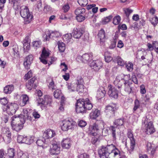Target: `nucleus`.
Returning <instances> with one entry per match:
<instances>
[{"label": "nucleus", "mask_w": 158, "mask_h": 158, "mask_svg": "<svg viewBox=\"0 0 158 158\" xmlns=\"http://www.w3.org/2000/svg\"><path fill=\"white\" fill-rule=\"evenodd\" d=\"M98 154L100 158H110V155L114 157L118 155L119 150L113 144L107 145L106 147H102L98 150Z\"/></svg>", "instance_id": "obj_1"}, {"label": "nucleus", "mask_w": 158, "mask_h": 158, "mask_svg": "<svg viewBox=\"0 0 158 158\" xmlns=\"http://www.w3.org/2000/svg\"><path fill=\"white\" fill-rule=\"evenodd\" d=\"M93 107V105L88 98L80 99L78 100L76 104V111L77 113H84L87 110H90Z\"/></svg>", "instance_id": "obj_2"}, {"label": "nucleus", "mask_w": 158, "mask_h": 158, "mask_svg": "<svg viewBox=\"0 0 158 158\" xmlns=\"http://www.w3.org/2000/svg\"><path fill=\"white\" fill-rule=\"evenodd\" d=\"M11 125L13 130L16 131H19L23 127V124L25 120L19 116H14L11 118Z\"/></svg>", "instance_id": "obj_3"}, {"label": "nucleus", "mask_w": 158, "mask_h": 158, "mask_svg": "<svg viewBox=\"0 0 158 158\" xmlns=\"http://www.w3.org/2000/svg\"><path fill=\"white\" fill-rule=\"evenodd\" d=\"M105 124V123L102 120L93 124L92 125L89 126L88 130V133L94 136H96L99 131L104 127Z\"/></svg>", "instance_id": "obj_4"}, {"label": "nucleus", "mask_w": 158, "mask_h": 158, "mask_svg": "<svg viewBox=\"0 0 158 158\" xmlns=\"http://www.w3.org/2000/svg\"><path fill=\"white\" fill-rule=\"evenodd\" d=\"M20 14L21 16L24 19L26 23H29L33 18L32 15L29 12L28 8L25 6H22L21 8Z\"/></svg>", "instance_id": "obj_5"}, {"label": "nucleus", "mask_w": 158, "mask_h": 158, "mask_svg": "<svg viewBox=\"0 0 158 158\" xmlns=\"http://www.w3.org/2000/svg\"><path fill=\"white\" fill-rule=\"evenodd\" d=\"M147 118H144L143 120V124L145 125L144 130L145 132L148 134H151L155 131V129L151 121H148Z\"/></svg>", "instance_id": "obj_6"}, {"label": "nucleus", "mask_w": 158, "mask_h": 158, "mask_svg": "<svg viewBox=\"0 0 158 158\" xmlns=\"http://www.w3.org/2000/svg\"><path fill=\"white\" fill-rule=\"evenodd\" d=\"M18 108V105L16 103H11L5 106L3 110L4 111H6L8 114L12 115L15 114Z\"/></svg>", "instance_id": "obj_7"}, {"label": "nucleus", "mask_w": 158, "mask_h": 158, "mask_svg": "<svg viewBox=\"0 0 158 158\" xmlns=\"http://www.w3.org/2000/svg\"><path fill=\"white\" fill-rule=\"evenodd\" d=\"M76 123L71 118L66 119L63 121V124L61 129L64 131H67L69 130L73 129L76 126Z\"/></svg>", "instance_id": "obj_8"}, {"label": "nucleus", "mask_w": 158, "mask_h": 158, "mask_svg": "<svg viewBox=\"0 0 158 158\" xmlns=\"http://www.w3.org/2000/svg\"><path fill=\"white\" fill-rule=\"evenodd\" d=\"M108 94L112 98H117L118 96V91L115 87L111 85H109L108 87Z\"/></svg>", "instance_id": "obj_9"}, {"label": "nucleus", "mask_w": 158, "mask_h": 158, "mask_svg": "<svg viewBox=\"0 0 158 158\" xmlns=\"http://www.w3.org/2000/svg\"><path fill=\"white\" fill-rule=\"evenodd\" d=\"M45 40L46 41L49 40L51 37H58L61 36V34L59 32L57 31H52L50 32L48 31L46 32Z\"/></svg>", "instance_id": "obj_10"}, {"label": "nucleus", "mask_w": 158, "mask_h": 158, "mask_svg": "<svg viewBox=\"0 0 158 158\" xmlns=\"http://www.w3.org/2000/svg\"><path fill=\"white\" fill-rule=\"evenodd\" d=\"M84 32V30L81 28H74L72 32L73 37L76 39L80 38Z\"/></svg>", "instance_id": "obj_11"}, {"label": "nucleus", "mask_w": 158, "mask_h": 158, "mask_svg": "<svg viewBox=\"0 0 158 158\" xmlns=\"http://www.w3.org/2000/svg\"><path fill=\"white\" fill-rule=\"evenodd\" d=\"M102 65L103 64L102 62L100 60H97L92 61L90 64V66L95 71H97L101 68Z\"/></svg>", "instance_id": "obj_12"}, {"label": "nucleus", "mask_w": 158, "mask_h": 158, "mask_svg": "<svg viewBox=\"0 0 158 158\" xmlns=\"http://www.w3.org/2000/svg\"><path fill=\"white\" fill-rule=\"evenodd\" d=\"M127 135L128 137L130 140V149L131 150V151H132L134 149L135 142V140L133 135L132 132L131 130H128Z\"/></svg>", "instance_id": "obj_13"}, {"label": "nucleus", "mask_w": 158, "mask_h": 158, "mask_svg": "<svg viewBox=\"0 0 158 158\" xmlns=\"http://www.w3.org/2000/svg\"><path fill=\"white\" fill-rule=\"evenodd\" d=\"M52 147L50 149V153L51 155H58L60 153V148L57 143H52Z\"/></svg>", "instance_id": "obj_14"}, {"label": "nucleus", "mask_w": 158, "mask_h": 158, "mask_svg": "<svg viewBox=\"0 0 158 158\" xmlns=\"http://www.w3.org/2000/svg\"><path fill=\"white\" fill-rule=\"evenodd\" d=\"M76 19L79 22H81L84 21L85 19H89L91 18L93 15L91 12H89L83 15H76Z\"/></svg>", "instance_id": "obj_15"}, {"label": "nucleus", "mask_w": 158, "mask_h": 158, "mask_svg": "<svg viewBox=\"0 0 158 158\" xmlns=\"http://www.w3.org/2000/svg\"><path fill=\"white\" fill-rule=\"evenodd\" d=\"M109 130L111 132L113 140H115L116 139V135H119L118 128L113 126H110L109 127Z\"/></svg>", "instance_id": "obj_16"}, {"label": "nucleus", "mask_w": 158, "mask_h": 158, "mask_svg": "<svg viewBox=\"0 0 158 158\" xmlns=\"http://www.w3.org/2000/svg\"><path fill=\"white\" fill-rule=\"evenodd\" d=\"M116 109V105L115 104L111 103L106 107L105 112L108 113L110 112L112 115L114 114V111Z\"/></svg>", "instance_id": "obj_17"}, {"label": "nucleus", "mask_w": 158, "mask_h": 158, "mask_svg": "<svg viewBox=\"0 0 158 158\" xmlns=\"http://www.w3.org/2000/svg\"><path fill=\"white\" fill-rule=\"evenodd\" d=\"M33 58L32 55H29L26 57L23 64L27 69L30 68V64L33 60Z\"/></svg>", "instance_id": "obj_18"}, {"label": "nucleus", "mask_w": 158, "mask_h": 158, "mask_svg": "<svg viewBox=\"0 0 158 158\" xmlns=\"http://www.w3.org/2000/svg\"><path fill=\"white\" fill-rule=\"evenodd\" d=\"M33 58L32 55H29L26 57L23 64L27 69L30 68V64L33 60Z\"/></svg>", "instance_id": "obj_19"}, {"label": "nucleus", "mask_w": 158, "mask_h": 158, "mask_svg": "<svg viewBox=\"0 0 158 158\" xmlns=\"http://www.w3.org/2000/svg\"><path fill=\"white\" fill-rule=\"evenodd\" d=\"M35 80L36 78L33 77L28 81L27 83L26 84V86L27 89L31 90L33 88H36L37 85L35 83L34 84Z\"/></svg>", "instance_id": "obj_20"}, {"label": "nucleus", "mask_w": 158, "mask_h": 158, "mask_svg": "<svg viewBox=\"0 0 158 158\" xmlns=\"http://www.w3.org/2000/svg\"><path fill=\"white\" fill-rule=\"evenodd\" d=\"M54 131L50 129H48L44 131L43 134V137L45 139L51 138L55 135Z\"/></svg>", "instance_id": "obj_21"}, {"label": "nucleus", "mask_w": 158, "mask_h": 158, "mask_svg": "<svg viewBox=\"0 0 158 158\" xmlns=\"http://www.w3.org/2000/svg\"><path fill=\"white\" fill-rule=\"evenodd\" d=\"M100 114V110L97 109H93L90 113L89 116L90 118L92 119H95L98 117Z\"/></svg>", "instance_id": "obj_22"}, {"label": "nucleus", "mask_w": 158, "mask_h": 158, "mask_svg": "<svg viewBox=\"0 0 158 158\" xmlns=\"http://www.w3.org/2000/svg\"><path fill=\"white\" fill-rule=\"evenodd\" d=\"M71 140L69 139H64L62 142L61 145L63 148L69 149L71 147Z\"/></svg>", "instance_id": "obj_23"}, {"label": "nucleus", "mask_w": 158, "mask_h": 158, "mask_svg": "<svg viewBox=\"0 0 158 158\" xmlns=\"http://www.w3.org/2000/svg\"><path fill=\"white\" fill-rule=\"evenodd\" d=\"M83 60L82 61L84 62H89L93 59L92 53H85L82 56Z\"/></svg>", "instance_id": "obj_24"}, {"label": "nucleus", "mask_w": 158, "mask_h": 158, "mask_svg": "<svg viewBox=\"0 0 158 158\" xmlns=\"http://www.w3.org/2000/svg\"><path fill=\"white\" fill-rule=\"evenodd\" d=\"M140 100V102L138 99L135 100L134 102V106L133 109L134 111H136L139 108L142 104H145L144 102H143L142 100Z\"/></svg>", "instance_id": "obj_25"}, {"label": "nucleus", "mask_w": 158, "mask_h": 158, "mask_svg": "<svg viewBox=\"0 0 158 158\" xmlns=\"http://www.w3.org/2000/svg\"><path fill=\"white\" fill-rule=\"evenodd\" d=\"M9 3L11 4L15 9H18L19 7V0H9Z\"/></svg>", "instance_id": "obj_26"}, {"label": "nucleus", "mask_w": 158, "mask_h": 158, "mask_svg": "<svg viewBox=\"0 0 158 158\" xmlns=\"http://www.w3.org/2000/svg\"><path fill=\"white\" fill-rule=\"evenodd\" d=\"M34 137L33 136H26L23 139L24 143L30 144L33 142Z\"/></svg>", "instance_id": "obj_27"}, {"label": "nucleus", "mask_w": 158, "mask_h": 158, "mask_svg": "<svg viewBox=\"0 0 158 158\" xmlns=\"http://www.w3.org/2000/svg\"><path fill=\"white\" fill-rule=\"evenodd\" d=\"M14 89V86L12 85L6 86L4 88V92L6 94H10Z\"/></svg>", "instance_id": "obj_28"}, {"label": "nucleus", "mask_w": 158, "mask_h": 158, "mask_svg": "<svg viewBox=\"0 0 158 158\" xmlns=\"http://www.w3.org/2000/svg\"><path fill=\"white\" fill-rule=\"evenodd\" d=\"M38 106H40L42 109H44L46 107L44 99L40 98H38L37 99Z\"/></svg>", "instance_id": "obj_29"}, {"label": "nucleus", "mask_w": 158, "mask_h": 158, "mask_svg": "<svg viewBox=\"0 0 158 158\" xmlns=\"http://www.w3.org/2000/svg\"><path fill=\"white\" fill-rule=\"evenodd\" d=\"M147 149L148 151H151V153L153 155L155 153V148L154 144L150 143H148L147 145Z\"/></svg>", "instance_id": "obj_30"}, {"label": "nucleus", "mask_w": 158, "mask_h": 158, "mask_svg": "<svg viewBox=\"0 0 158 158\" xmlns=\"http://www.w3.org/2000/svg\"><path fill=\"white\" fill-rule=\"evenodd\" d=\"M98 36L100 38L101 42H103L105 38V32L103 29H101L99 31Z\"/></svg>", "instance_id": "obj_31"}, {"label": "nucleus", "mask_w": 158, "mask_h": 158, "mask_svg": "<svg viewBox=\"0 0 158 158\" xmlns=\"http://www.w3.org/2000/svg\"><path fill=\"white\" fill-rule=\"evenodd\" d=\"M15 150L13 148L8 149L7 153H6L7 158H13L15 156Z\"/></svg>", "instance_id": "obj_32"}, {"label": "nucleus", "mask_w": 158, "mask_h": 158, "mask_svg": "<svg viewBox=\"0 0 158 158\" xmlns=\"http://www.w3.org/2000/svg\"><path fill=\"white\" fill-rule=\"evenodd\" d=\"M59 51L60 52H63L65 49V44L63 42L59 41L57 42Z\"/></svg>", "instance_id": "obj_33"}, {"label": "nucleus", "mask_w": 158, "mask_h": 158, "mask_svg": "<svg viewBox=\"0 0 158 158\" xmlns=\"http://www.w3.org/2000/svg\"><path fill=\"white\" fill-rule=\"evenodd\" d=\"M124 90L128 94L131 93L132 90V87L131 86V83H124Z\"/></svg>", "instance_id": "obj_34"}, {"label": "nucleus", "mask_w": 158, "mask_h": 158, "mask_svg": "<svg viewBox=\"0 0 158 158\" xmlns=\"http://www.w3.org/2000/svg\"><path fill=\"white\" fill-rule=\"evenodd\" d=\"M121 81L120 80L119 77H117L114 81V84L118 89H120L123 85V82Z\"/></svg>", "instance_id": "obj_35"}, {"label": "nucleus", "mask_w": 158, "mask_h": 158, "mask_svg": "<svg viewBox=\"0 0 158 158\" xmlns=\"http://www.w3.org/2000/svg\"><path fill=\"white\" fill-rule=\"evenodd\" d=\"M106 93V92L104 90H99L97 92L96 97L98 99H101L104 97Z\"/></svg>", "instance_id": "obj_36"}, {"label": "nucleus", "mask_w": 158, "mask_h": 158, "mask_svg": "<svg viewBox=\"0 0 158 158\" xmlns=\"http://www.w3.org/2000/svg\"><path fill=\"white\" fill-rule=\"evenodd\" d=\"M85 9L83 8H79L75 10V14L76 15H85Z\"/></svg>", "instance_id": "obj_37"}, {"label": "nucleus", "mask_w": 158, "mask_h": 158, "mask_svg": "<svg viewBox=\"0 0 158 158\" xmlns=\"http://www.w3.org/2000/svg\"><path fill=\"white\" fill-rule=\"evenodd\" d=\"M124 122V118H122L116 120L114 122V124L116 126H122Z\"/></svg>", "instance_id": "obj_38"}, {"label": "nucleus", "mask_w": 158, "mask_h": 158, "mask_svg": "<svg viewBox=\"0 0 158 158\" xmlns=\"http://www.w3.org/2000/svg\"><path fill=\"white\" fill-rule=\"evenodd\" d=\"M77 84L72 83L69 84L68 88L69 92L74 91L76 90Z\"/></svg>", "instance_id": "obj_39"}, {"label": "nucleus", "mask_w": 158, "mask_h": 158, "mask_svg": "<svg viewBox=\"0 0 158 158\" xmlns=\"http://www.w3.org/2000/svg\"><path fill=\"white\" fill-rule=\"evenodd\" d=\"M72 37L71 34H66L63 36L64 41L67 43H69Z\"/></svg>", "instance_id": "obj_40"}, {"label": "nucleus", "mask_w": 158, "mask_h": 158, "mask_svg": "<svg viewBox=\"0 0 158 158\" xmlns=\"http://www.w3.org/2000/svg\"><path fill=\"white\" fill-rule=\"evenodd\" d=\"M44 99L46 106L48 104H50L52 101L51 97L48 95H45Z\"/></svg>", "instance_id": "obj_41"}, {"label": "nucleus", "mask_w": 158, "mask_h": 158, "mask_svg": "<svg viewBox=\"0 0 158 158\" xmlns=\"http://www.w3.org/2000/svg\"><path fill=\"white\" fill-rule=\"evenodd\" d=\"M21 97L22 98V102L23 106L29 103V98L27 95H22Z\"/></svg>", "instance_id": "obj_42"}, {"label": "nucleus", "mask_w": 158, "mask_h": 158, "mask_svg": "<svg viewBox=\"0 0 158 158\" xmlns=\"http://www.w3.org/2000/svg\"><path fill=\"white\" fill-rule=\"evenodd\" d=\"M18 155L19 158H28L29 155L27 152H19L18 153Z\"/></svg>", "instance_id": "obj_43"}, {"label": "nucleus", "mask_w": 158, "mask_h": 158, "mask_svg": "<svg viewBox=\"0 0 158 158\" xmlns=\"http://www.w3.org/2000/svg\"><path fill=\"white\" fill-rule=\"evenodd\" d=\"M131 79L130 75V74L124 75V77L121 79V81L124 82V83H130L129 80Z\"/></svg>", "instance_id": "obj_44"}, {"label": "nucleus", "mask_w": 158, "mask_h": 158, "mask_svg": "<svg viewBox=\"0 0 158 158\" xmlns=\"http://www.w3.org/2000/svg\"><path fill=\"white\" fill-rule=\"evenodd\" d=\"M3 133L4 135V136H11V133L10 132L9 128L8 127H4L2 129Z\"/></svg>", "instance_id": "obj_45"}, {"label": "nucleus", "mask_w": 158, "mask_h": 158, "mask_svg": "<svg viewBox=\"0 0 158 158\" xmlns=\"http://www.w3.org/2000/svg\"><path fill=\"white\" fill-rule=\"evenodd\" d=\"M49 53L44 48L42 50L41 56L43 58H47L49 56Z\"/></svg>", "instance_id": "obj_46"}, {"label": "nucleus", "mask_w": 158, "mask_h": 158, "mask_svg": "<svg viewBox=\"0 0 158 158\" xmlns=\"http://www.w3.org/2000/svg\"><path fill=\"white\" fill-rule=\"evenodd\" d=\"M121 20V18L119 15L115 16L113 19V23L114 25H116L119 24Z\"/></svg>", "instance_id": "obj_47"}, {"label": "nucleus", "mask_w": 158, "mask_h": 158, "mask_svg": "<svg viewBox=\"0 0 158 158\" xmlns=\"http://www.w3.org/2000/svg\"><path fill=\"white\" fill-rule=\"evenodd\" d=\"M133 64L131 62H128L126 64V67L128 71L131 72L133 69Z\"/></svg>", "instance_id": "obj_48"}, {"label": "nucleus", "mask_w": 158, "mask_h": 158, "mask_svg": "<svg viewBox=\"0 0 158 158\" xmlns=\"http://www.w3.org/2000/svg\"><path fill=\"white\" fill-rule=\"evenodd\" d=\"M84 84H77L76 87V90L77 91L80 92H82L84 89Z\"/></svg>", "instance_id": "obj_49"}, {"label": "nucleus", "mask_w": 158, "mask_h": 158, "mask_svg": "<svg viewBox=\"0 0 158 158\" xmlns=\"http://www.w3.org/2000/svg\"><path fill=\"white\" fill-rule=\"evenodd\" d=\"M77 2L81 6H85L88 4V0H78Z\"/></svg>", "instance_id": "obj_50"}, {"label": "nucleus", "mask_w": 158, "mask_h": 158, "mask_svg": "<svg viewBox=\"0 0 158 158\" xmlns=\"http://www.w3.org/2000/svg\"><path fill=\"white\" fill-rule=\"evenodd\" d=\"M117 62L118 64L120 66H123L125 64V61L120 57H118L117 58Z\"/></svg>", "instance_id": "obj_51"}, {"label": "nucleus", "mask_w": 158, "mask_h": 158, "mask_svg": "<svg viewBox=\"0 0 158 158\" xmlns=\"http://www.w3.org/2000/svg\"><path fill=\"white\" fill-rule=\"evenodd\" d=\"M112 18V16L111 15H110L109 16L106 17L103 19L102 21V24H106L107 23L110 21Z\"/></svg>", "instance_id": "obj_52"}, {"label": "nucleus", "mask_w": 158, "mask_h": 158, "mask_svg": "<svg viewBox=\"0 0 158 158\" xmlns=\"http://www.w3.org/2000/svg\"><path fill=\"white\" fill-rule=\"evenodd\" d=\"M61 94V91L59 89H56L54 93V97L56 98H59Z\"/></svg>", "instance_id": "obj_53"}, {"label": "nucleus", "mask_w": 158, "mask_h": 158, "mask_svg": "<svg viewBox=\"0 0 158 158\" xmlns=\"http://www.w3.org/2000/svg\"><path fill=\"white\" fill-rule=\"evenodd\" d=\"M49 88L52 90L57 89V87L55 84L54 82L52 80V81L49 83Z\"/></svg>", "instance_id": "obj_54"}, {"label": "nucleus", "mask_w": 158, "mask_h": 158, "mask_svg": "<svg viewBox=\"0 0 158 158\" xmlns=\"http://www.w3.org/2000/svg\"><path fill=\"white\" fill-rule=\"evenodd\" d=\"M8 101L6 98H4L0 99V103L3 105V107L5 106H6L8 104Z\"/></svg>", "instance_id": "obj_55"}, {"label": "nucleus", "mask_w": 158, "mask_h": 158, "mask_svg": "<svg viewBox=\"0 0 158 158\" xmlns=\"http://www.w3.org/2000/svg\"><path fill=\"white\" fill-rule=\"evenodd\" d=\"M33 46L35 48H37L40 47L41 44V42L40 41H35L33 42L32 43Z\"/></svg>", "instance_id": "obj_56"}, {"label": "nucleus", "mask_w": 158, "mask_h": 158, "mask_svg": "<svg viewBox=\"0 0 158 158\" xmlns=\"http://www.w3.org/2000/svg\"><path fill=\"white\" fill-rule=\"evenodd\" d=\"M4 141L6 143H10L11 141V136H8V135L7 136H4L3 137Z\"/></svg>", "instance_id": "obj_57"}, {"label": "nucleus", "mask_w": 158, "mask_h": 158, "mask_svg": "<svg viewBox=\"0 0 158 158\" xmlns=\"http://www.w3.org/2000/svg\"><path fill=\"white\" fill-rule=\"evenodd\" d=\"M105 60L106 62L108 63L112 60V57L110 55H106V54H105L104 56Z\"/></svg>", "instance_id": "obj_58"}, {"label": "nucleus", "mask_w": 158, "mask_h": 158, "mask_svg": "<svg viewBox=\"0 0 158 158\" xmlns=\"http://www.w3.org/2000/svg\"><path fill=\"white\" fill-rule=\"evenodd\" d=\"M77 82L76 83L77 84H84V82L83 78L81 76H78L77 77Z\"/></svg>", "instance_id": "obj_59"}, {"label": "nucleus", "mask_w": 158, "mask_h": 158, "mask_svg": "<svg viewBox=\"0 0 158 158\" xmlns=\"http://www.w3.org/2000/svg\"><path fill=\"white\" fill-rule=\"evenodd\" d=\"M151 23L154 26L156 25L158 23V19L157 17L153 18L151 20Z\"/></svg>", "instance_id": "obj_60"}, {"label": "nucleus", "mask_w": 158, "mask_h": 158, "mask_svg": "<svg viewBox=\"0 0 158 158\" xmlns=\"http://www.w3.org/2000/svg\"><path fill=\"white\" fill-rule=\"evenodd\" d=\"M78 158H90L89 156L86 153H84L80 154L78 156Z\"/></svg>", "instance_id": "obj_61"}, {"label": "nucleus", "mask_w": 158, "mask_h": 158, "mask_svg": "<svg viewBox=\"0 0 158 158\" xmlns=\"http://www.w3.org/2000/svg\"><path fill=\"white\" fill-rule=\"evenodd\" d=\"M86 122L83 120H80L79 122L78 126L81 127H85L86 125Z\"/></svg>", "instance_id": "obj_62"}, {"label": "nucleus", "mask_w": 158, "mask_h": 158, "mask_svg": "<svg viewBox=\"0 0 158 158\" xmlns=\"http://www.w3.org/2000/svg\"><path fill=\"white\" fill-rule=\"evenodd\" d=\"M25 139V137L23 136L19 135L17 138L18 141L19 143H24L23 139Z\"/></svg>", "instance_id": "obj_63"}, {"label": "nucleus", "mask_w": 158, "mask_h": 158, "mask_svg": "<svg viewBox=\"0 0 158 158\" xmlns=\"http://www.w3.org/2000/svg\"><path fill=\"white\" fill-rule=\"evenodd\" d=\"M153 49L155 52L158 53V43L156 42L153 43Z\"/></svg>", "instance_id": "obj_64"}]
</instances>
